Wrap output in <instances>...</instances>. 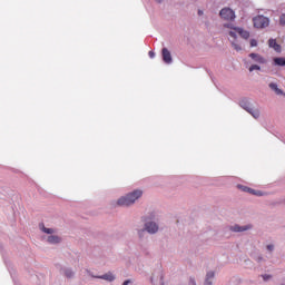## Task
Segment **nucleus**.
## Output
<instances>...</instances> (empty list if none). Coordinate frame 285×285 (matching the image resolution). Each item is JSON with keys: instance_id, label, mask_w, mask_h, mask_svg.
<instances>
[{"instance_id": "nucleus-1", "label": "nucleus", "mask_w": 285, "mask_h": 285, "mask_svg": "<svg viewBox=\"0 0 285 285\" xmlns=\"http://www.w3.org/2000/svg\"><path fill=\"white\" fill-rule=\"evenodd\" d=\"M144 195V191L136 189L132 193L127 194L125 197H121L118 199L117 205L118 206H132L139 197Z\"/></svg>"}, {"instance_id": "nucleus-2", "label": "nucleus", "mask_w": 285, "mask_h": 285, "mask_svg": "<svg viewBox=\"0 0 285 285\" xmlns=\"http://www.w3.org/2000/svg\"><path fill=\"white\" fill-rule=\"evenodd\" d=\"M225 28H229L232 31H229V37L233 39H237V35H239L243 39H248L250 37V33L242 28H234L232 23L224 24Z\"/></svg>"}, {"instance_id": "nucleus-3", "label": "nucleus", "mask_w": 285, "mask_h": 285, "mask_svg": "<svg viewBox=\"0 0 285 285\" xmlns=\"http://www.w3.org/2000/svg\"><path fill=\"white\" fill-rule=\"evenodd\" d=\"M254 28H268L271 21L264 16H257L253 19Z\"/></svg>"}, {"instance_id": "nucleus-4", "label": "nucleus", "mask_w": 285, "mask_h": 285, "mask_svg": "<svg viewBox=\"0 0 285 285\" xmlns=\"http://www.w3.org/2000/svg\"><path fill=\"white\" fill-rule=\"evenodd\" d=\"M219 14L222 19H225V21H233L235 19V11H233L230 8L222 9Z\"/></svg>"}, {"instance_id": "nucleus-5", "label": "nucleus", "mask_w": 285, "mask_h": 285, "mask_svg": "<svg viewBox=\"0 0 285 285\" xmlns=\"http://www.w3.org/2000/svg\"><path fill=\"white\" fill-rule=\"evenodd\" d=\"M161 55H163V61L165 63H173V55L170 53V50H168V48H163Z\"/></svg>"}, {"instance_id": "nucleus-6", "label": "nucleus", "mask_w": 285, "mask_h": 285, "mask_svg": "<svg viewBox=\"0 0 285 285\" xmlns=\"http://www.w3.org/2000/svg\"><path fill=\"white\" fill-rule=\"evenodd\" d=\"M237 188H239V190H243V193H249V195H256L257 197H262V191H256L255 189L247 186L237 185Z\"/></svg>"}, {"instance_id": "nucleus-7", "label": "nucleus", "mask_w": 285, "mask_h": 285, "mask_svg": "<svg viewBox=\"0 0 285 285\" xmlns=\"http://www.w3.org/2000/svg\"><path fill=\"white\" fill-rule=\"evenodd\" d=\"M242 107L244 108V110H246L247 112H249V115H252V117H254V119H259V109H254L250 108L248 105L244 104L242 105Z\"/></svg>"}, {"instance_id": "nucleus-8", "label": "nucleus", "mask_w": 285, "mask_h": 285, "mask_svg": "<svg viewBox=\"0 0 285 285\" xmlns=\"http://www.w3.org/2000/svg\"><path fill=\"white\" fill-rule=\"evenodd\" d=\"M145 229L147 230V233H150L153 235L157 233V230H159V226H157L156 223L150 222L145 225Z\"/></svg>"}, {"instance_id": "nucleus-9", "label": "nucleus", "mask_w": 285, "mask_h": 285, "mask_svg": "<svg viewBox=\"0 0 285 285\" xmlns=\"http://www.w3.org/2000/svg\"><path fill=\"white\" fill-rule=\"evenodd\" d=\"M250 228H253V226L250 225H246V226L234 225L230 227V230H233L234 233H244V230H250Z\"/></svg>"}, {"instance_id": "nucleus-10", "label": "nucleus", "mask_w": 285, "mask_h": 285, "mask_svg": "<svg viewBox=\"0 0 285 285\" xmlns=\"http://www.w3.org/2000/svg\"><path fill=\"white\" fill-rule=\"evenodd\" d=\"M268 46H269V48H273L276 52H282V46H279V43H277V40L269 39Z\"/></svg>"}, {"instance_id": "nucleus-11", "label": "nucleus", "mask_w": 285, "mask_h": 285, "mask_svg": "<svg viewBox=\"0 0 285 285\" xmlns=\"http://www.w3.org/2000/svg\"><path fill=\"white\" fill-rule=\"evenodd\" d=\"M249 57L253 59V61H256V63H266V59L259 56V53H249Z\"/></svg>"}, {"instance_id": "nucleus-12", "label": "nucleus", "mask_w": 285, "mask_h": 285, "mask_svg": "<svg viewBox=\"0 0 285 285\" xmlns=\"http://www.w3.org/2000/svg\"><path fill=\"white\" fill-rule=\"evenodd\" d=\"M47 242L49 244H59L61 242V237H59L57 235H50V236H48Z\"/></svg>"}, {"instance_id": "nucleus-13", "label": "nucleus", "mask_w": 285, "mask_h": 285, "mask_svg": "<svg viewBox=\"0 0 285 285\" xmlns=\"http://www.w3.org/2000/svg\"><path fill=\"white\" fill-rule=\"evenodd\" d=\"M215 278V272H208L205 279V285H213V279Z\"/></svg>"}, {"instance_id": "nucleus-14", "label": "nucleus", "mask_w": 285, "mask_h": 285, "mask_svg": "<svg viewBox=\"0 0 285 285\" xmlns=\"http://www.w3.org/2000/svg\"><path fill=\"white\" fill-rule=\"evenodd\" d=\"M269 88L272 90H274V92H276V95H284V91H282V89H278L277 83H275V82H271Z\"/></svg>"}, {"instance_id": "nucleus-15", "label": "nucleus", "mask_w": 285, "mask_h": 285, "mask_svg": "<svg viewBox=\"0 0 285 285\" xmlns=\"http://www.w3.org/2000/svg\"><path fill=\"white\" fill-rule=\"evenodd\" d=\"M40 230L47 235H55L56 230L52 228H47L45 225H40Z\"/></svg>"}, {"instance_id": "nucleus-16", "label": "nucleus", "mask_w": 285, "mask_h": 285, "mask_svg": "<svg viewBox=\"0 0 285 285\" xmlns=\"http://www.w3.org/2000/svg\"><path fill=\"white\" fill-rule=\"evenodd\" d=\"M100 279H106L107 282H115V275L111 273L99 276Z\"/></svg>"}, {"instance_id": "nucleus-17", "label": "nucleus", "mask_w": 285, "mask_h": 285, "mask_svg": "<svg viewBox=\"0 0 285 285\" xmlns=\"http://www.w3.org/2000/svg\"><path fill=\"white\" fill-rule=\"evenodd\" d=\"M274 63L276 66H285V58H274Z\"/></svg>"}, {"instance_id": "nucleus-18", "label": "nucleus", "mask_w": 285, "mask_h": 285, "mask_svg": "<svg viewBox=\"0 0 285 285\" xmlns=\"http://www.w3.org/2000/svg\"><path fill=\"white\" fill-rule=\"evenodd\" d=\"M254 70H262V67H259L258 65H252L249 67V72H253Z\"/></svg>"}, {"instance_id": "nucleus-19", "label": "nucleus", "mask_w": 285, "mask_h": 285, "mask_svg": "<svg viewBox=\"0 0 285 285\" xmlns=\"http://www.w3.org/2000/svg\"><path fill=\"white\" fill-rule=\"evenodd\" d=\"M232 46H233L234 50H236L237 52H239V50H242V47L235 42H232Z\"/></svg>"}, {"instance_id": "nucleus-20", "label": "nucleus", "mask_w": 285, "mask_h": 285, "mask_svg": "<svg viewBox=\"0 0 285 285\" xmlns=\"http://www.w3.org/2000/svg\"><path fill=\"white\" fill-rule=\"evenodd\" d=\"M279 23H281V26H285V13L281 14Z\"/></svg>"}, {"instance_id": "nucleus-21", "label": "nucleus", "mask_w": 285, "mask_h": 285, "mask_svg": "<svg viewBox=\"0 0 285 285\" xmlns=\"http://www.w3.org/2000/svg\"><path fill=\"white\" fill-rule=\"evenodd\" d=\"M65 275H66V277H72V275H75V274L70 269H66Z\"/></svg>"}, {"instance_id": "nucleus-22", "label": "nucleus", "mask_w": 285, "mask_h": 285, "mask_svg": "<svg viewBox=\"0 0 285 285\" xmlns=\"http://www.w3.org/2000/svg\"><path fill=\"white\" fill-rule=\"evenodd\" d=\"M250 47H252V48H257V40L252 39V40H250Z\"/></svg>"}, {"instance_id": "nucleus-23", "label": "nucleus", "mask_w": 285, "mask_h": 285, "mask_svg": "<svg viewBox=\"0 0 285 285\" xmlns=\"http://www.w3.org/2000/svg\"><path fill=\"white\" fill-rule=\"evenodd\" d=\"M149 57H150V59H155V52L154 51H149Z\"/></svg>"}, {"instance_id": "nucleus-24", "label": "nucleus", "mask_w": 285, "mask_h": 285, "mask_svg": "<svg viewBox=\"0 0 285 285\" xmlns=\"http://www.w3.org/2000/svg\"><path fill=\"white\" fill-rule=\"evenodd\" d=\"M273 248H274V246H273V245H267V250L272 252V250H273Z\"/></svg>"}, {"instance_id": "nucleus-25", "label": "nucleus", "mask_w": 285, "mask_h": 285, "mask_svg": "<svg viewBox=\"0 0 285 285\" xmlns=\"http://www.w3.org/2000/svg\"><path fill=\"white\" fill-rule=\"evenodd\" d=\"M130 283V281L128 279V281H125L124 283H122V285H128Z\"/></svg>"}, {"instance_id": "nucleus-26", "label": "nucleus", "mask_w": 285, "mask_h": 285, "mask_svg": "<svg viewBox=\"0 0 285 285\" xmlns=\"http://www.w3.org/2000/svg\"><path fill=\"white\" fill-rule=\"evenodd\" d=\"M198 14H199V17H202V14H204V11L198 10Z\"/></svg>"}, {"instance_id": "nucleus-27", "label": "nucleus", "mask_w": 285, "mask_h": 285, "mask_svg": "<svg viewBox=\"0 0 285 285\" xmlns=\"http://www.w3.org/2000/svg\"><path fill=\"white\" fill-rule=\"evenodd\" d=\"M190 284H191V285H196V284H195V279H190Z\"/></svg>"}, {"instance_id": "nucleus-28", "label": "nucleus", "mask_w": 285, "mask_h": 285, "mask_svg": "<svg viewBox=\"0 0 285 285\" xmlns=\"http://www.w3.org/2000/svg\"><path fill=\"white\" fill-rule=\"evenodd\" d=\"M158 3H161V0H157Z\"/></svg>"}, {"instance_id": "nucleus-29", "label": "nucleus", "mask_w": 285, "mask_h": 285, "mask_svg": "<svg viewBox=\"0 0 285 285\" xmlns=\"http://www.w3.org/2000/svg\"><path fill=\"white\" fill-rule=\"evenodd\" d=\"M262 261V258H258V262Z\"/></svg>"}]
</instances>
